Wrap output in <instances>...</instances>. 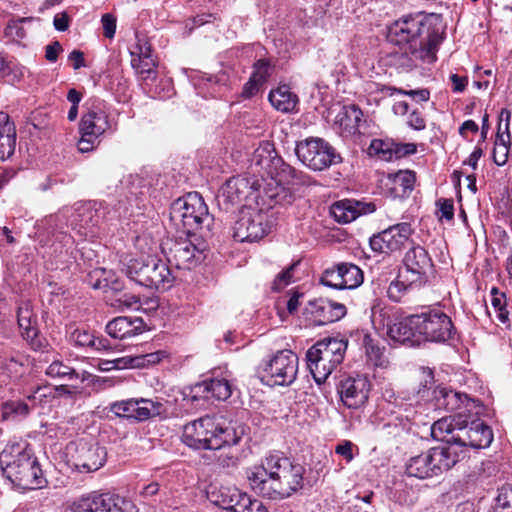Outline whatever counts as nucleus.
I'll return each instance as SVG.
<instances>
[{"mask_svg":"<svg viewBox=\"0 0 512 512\" xmlns=\"http://www.w3.org/2000/svg\"><path fill=\"white\" fill-rule=\"evenodd\" d=\"M415 180L416 176L414 172L409 170L399 171L392 178V189L398 196H407L413 190Z\"/></svg>","mask_w":512,"mask_h":512,"instance_id":"nucleus-40","label":"nucleus"},{"mask_svg":"<svg viewBox=\"0 0 512 512\" xmlns=\"http://www.w3.org/2000/svg\"><path fill=\"white\" fill-rule=\"evenodd\" d=\"M393 146L394 141L392 140L374 139L370 144V150L374 151L382 160L392 161Z\"/></svg>","mask_w":512,"mask_h":512,"instance_id":"nucleus-49","label":"nucleus"},{"mask_svg":"<svg viewBox=\"0 0 512 512\" xmlns=\"http://www.w3.org/2000/svg\"><path fill=\"white\" fill-rule=\"evenodd\" d=\"M106 208L101 203L95 201L78 202L72 207L64 208L58 215L57 221H66L70 224L79 223H94L111 221L112 218L108 217Z\"/></svg>","mask_w":512,"mask_h":512,"instance_id":"nucleus-20","label":"nucleus"},{"mask_svg":"<svg viewBox=\"0 0 512 512\" xmlns=\"http://www.w3.org/2000/svg\"><path fill=\"white\" fill-rule=\"evenodd\" d=\"M453 441L458 447L481 449L488 447L493 440L491 428L480 420L472 421L469 425L458 426L453 434ZM459 450V449H457ZM460 454L462 451H458Z\"/></svg>","mask_w":512,"mask_h":512,"instance_id":"nucleus-21","label":"nucleus"},{"mask_svg":"<svg viewBox=\"0 0 512 512\" xmlns=\"http://www.w3.org/2000/svg\"><path fill=\"white\" fill-rule=\"evenodd\" d=\"M268 99L276 110L283 113L295 111L299 102L298 96L287 85H280L278 88L271 90Z\"/></svg>","mask_w":512,"mask_h":512,"instance_id":"nucleus-35","label":"nucleus"},{"mask_svg":"<svg viewBox=\"0 0 512 512\" xmlns=\"http://www.w3.org/2000/svg\"><path fill=\"white\" fill-rule=\"evenodd\" d=\"M260 174L261 179H259V181L261 188L259 199H261L263 204H266L267 200L269 201V205L290 203L292 195L281 182L272 176H268L269 179H266L264 172Z\"/></svg>","mask_w":512,"mask_h":512,"instance_id":"nucleus-29","label":"nucleus"},{"mask_svg":"<svg viewBox=\"0 0 512 512\" xmlns=\"http://www.w3.org/2000/svg\"><path fill=\"white\" fill-rule=\"evenodd\" d=\"M434 265L428 252L421 246L409 249L403 258L401 276L409 283H418L421 286L428 282L433 274Z\"/></svg>","mask_w":512,"mask_h":512,"instance_id":"nucleus-15","label":"nucleus"},{"mask_svg":"<svg viewBox=\"0 0 512 512\" xmlns=\"http://www.w3.org/2000/svg\"><path fill=\"white\" fill-rule=\"evenodd\" d=\"M439 220L451 221L454 216V203L452 199H439L436 202Z\"/></svg>","mask_w":512,"mask_h":512,"instance_id":"nucleus-54","label":"nucleus"},{"mask_svg":"<svg viewBox=\"0 0 512 512\" xmlns=\"http://www.w3.org/2000/svg\"><path fill=\"white\" fill-rule=\"evenodd\" d=\"M443 33L441 21L434 14L418 13L395 21L387 32L388 41L402 50L393 55L394 65L410 71L421 62H434Z\"/></svg>","mask_w":512,"mask_h":512,"instance_id":"nucleus-1","label":"nucleus"},{"mask_svg":"<svg viewBox=\"0 0 512 512\" xmlns=\"http://www.w3.org/2000/svg\"><path fill=\"white\" fill-rule=\"evenodd\" d=\"M457 429L458 427L454 424V419L451 417H443L433 423L431 427V434L437 440L446 441V445H453L456 447V443L452 438Z\"/></svg>","mask_w":512,"mask_h":512,"instance_id":"nucleus-38","label":"nucleus"},{"mask_svg":"<svg viewBox=\"0 0 512 512\" xmlns=\"http://www.w3.org/2000/svg\"><path fill=\"white\" fill-rule=\"evenodd\" d=\"M81 138L78 141V150L82 153L92 151L99 143V137H89L86 132H80Z\"/></svg>","mask_w":512,"mask_h":512,"instance_id":"nucleus-58","label":"nucleus"},{"mask_svg":"<svg viewBox=\"0 0 512 512\" xmlns=\"http://www.w3.org/2000/svg\"><path fill=\"white\" fill-rule=\"evenodd\" d=\"M362 117L363 113L358 106L354 104L343 106L335 117V124L348 135H355L360 133Z\"/></svg>","mask_w":512,"mask_h":512,"instance_id":"nucleus-33","label":"nucleus"},{"mask_svg":"<svg viewBox=\"0 0 512 512\" xmlns=\"http://www.w3.org/2000/svg\"><path fill=\"white\" fill-rule=\"evenodd\" d=\"M115 369L139 368V361L136 356H124L114 359Z\"/></svg>","mask_w":512,"mask_h":512,"instance_id":"nucleus-64","label":"nucleus"},{"mask_svg":"<svg viewBox=\"0 0 512 512\" xmlns=\"http://www.w3.org/2000/svg\"><path fill=\"white\" fill-rule=\"evenodd\" d=\"M48 388L46 386L36 385L32 387L30 391H25L26 399L31 403V406L34 408L39 404H42L45 399L51 394L47 393Z\"/></svg>","mask_w":512,"mask_h":512,"instance_id":"nucleus-53","label":"nucleus"},{"mask_svg":"<svg viewBox=\"0 0 512 512\" xmlns=\"http://www.w3.org/2000/svg\"><path fill=\"white\" fill-rule=\"evenodd\" d=\"M16 127L5 112H0V159L10 158L16 148Z\"/></svg>","mask_w":512,"mask_h":512,"instance_id":"nucleus-32","label":"nucleus"},{"mask_svg":"<svg viewBox=\"0 0 512 512\" xmlns=\"http://www.w3.org/2000/svg\"><path fill=\"white\" fill-rule=\"evenodd\" d=\"M339 267L345 289H354L362 284L363 272L358 266L351 263H341Z\"/></svg>","mask_w":512,"mask_h":512,"instance_id":"nucleus-42","label":"nucleus"},{"mask_svg":"<svg viewBox=\"0 0 512 512\" xmlns=\"http://www.w3.org/2000/svg\"><path fill=\"white\" fill-rule=\"evenodd\" d=\"M17 320L22 336L33 343L38 335V328L36 316L28 302L19 306Z\"/></svg>","mask_w":512,"mask_h":512,"instance_id":"nucleus-37","label":"nucleus"},{"mask_svg":"<svg viewBox=\"0 0 512 512\" xmlns=\"http://www.w3.org/2000/svg\"><path fill=\"white\" fill-rule=\"evenodd\" d=\"M459 459L460 453L453 445L437 446L411 457L406 463L405 471L410 477L432 478L452 468Z\"/></svg>","mask_w":512,"mask_h":512,"instance_id":"nucleus-6","label":"nucleus"},{"mask_svg":"<svg viewBox=\"0 0 512 512\" xmlns=\"http://www.w3.org/2000/svg\"><path fill=\"white\" fill-rule=\"evenodd\" d=\"M45 374L51 378H59L68 381L80 380L82 383L88 381L94 385L111 383L110 380L94 376L85 370L79 371L77 368L70 366L69 364H65L61 360L52 361V363L47 367Z\"/></svg>","mask_w":512,"mask_h":512,"instance_id":"nucleus-28","label":"nucleus"},{"mask_svg":"<svg viewBox=\"0 0 512 512\" xmlns=\"http://www.w3.org/2000/svg\"><path fill=\"white\" fill-rule=\"evenodd\" d=\"M407 124L410 128L414 130H424L426 127V122L421 113L417 110H414L410 113Z\"/></svg>","mask_w":512,"mask_h":512,"instance_id":"nucleus-63","label":"nucleus"},{"mask_svg":"<svg viewBox=\"0 0 512 512\" xmlns=\"http://www.w3.org/2000/svg\"><path fill=\"white\" fill-rule=\"evenodd\" d=\"M305 468L283 453L274 452L263 458L260 464L246 469L250 488L271 500L290 497L304 486Z\"/></svg>","mask_w":512,"mask_h":512,"instance_id":"nucleus-2","label":"nucleus"},{"mask_svg":"<svg viewBox=\"0 0 512 512\" xmlns=\"http://www.w3.org/2000/svg\"><path fill=\"white\" fill-rule=\"evenodd\" d=\"M321 283L331 288L345 289L339 264L334 268L325 270L321 277Z\"/></svg>","mask_w":512,"mask_h":512,"instance_id":"nucleus-50","label":"nucleus"},{"mask_svg":"<svg viewBox=\"0 0 512 512\" xmlns=\"http://www.w3.org/2000/svg\"><path fill=\"white\" fill-rule=\"evenodd\" d=\"M271 226H235L233 238L238 242L253 243L270 233Z\"/></svg>","mask_w":512,"mask_h":512,"instance_id":"nucleus-39","label":"nucleus"},{"mask_svg":"<svg viewBox=\"0 0 512 512\" xmlns=\"http://www.w3.org/2000/svg\"><path fill=\"white\" fill-rule=\"evenodd\" d=\"M33 407L30 402L14 400L3 405L2 415L6 419L26 417Z\"/></svg>","mask_w":512,"mask_h":512,"instance_id":"nucleus-44","label":"nucleus"},{"mask_svg":"<svg viewBox=\"0 0 512 512\" xmlns=\"http://www.w3.org/2000/svg\"><path fill=\"white\" fill-rule=\"evenodd\" d=\"M371 382L366 375L349 376L339 385V394L343 404L350 409L362 407L369 398Z\"/></svg>","mask_w":512,"mask_h":512,"instance_id":"nucleus-22","label":"nucleus"},{"mask_svg":"<svg viewBox=\"0 0 512 512\" xmlns=\"http://www.w3.org/2000/svg\"><path fill=\"white\" fill-rule=\"evenodd\" d=\"M509 139V134H507L506 137L504 134L497 135V140L493 149V161L498 166H503L508 160L509 148L507 144Z\"/></svg>","mask_w":512,"mask_h":512,"instance_id":"nucleus-47","label":"nucleus"},{"mask_svg":"<svg viewBox=\"0 0 512 512\" xmlns=\"http://www.w3.org/2000/svg\"><path fill=\"white\" fill-rule=\"evenodd\" d=\"M110 306L120 310H138L141 305V301L139 296L131 294V293H120L116 295L114 298L110 299Z\"/></svg>","mask_w":512,"mask_h":512,"instance_id":"nucleus-45","label":"nucleus"},{"mask_svg":"<svg viewBox=\"0 0 512 512\" xmlns=\"http://www.w3.org/2000/svg\"><path fill=\"white\" fill-rule=\"evenodd\" d=\"M70 341L80 347H95L99 349L95 336L87 330L75 329L70 335Z\"/></svg>","mask_w":512,"mask_h":512,"instance_id":"nucleus-51","label":"nucleus"},{"mask_svg":"<svg viewBox=\"0 0 512 512\" xmlns=\"http://www.w3.org/2000/svg\"><path fill=\"white\" fill-rule=\"evenodd\" d=\"M110 128L109 115L100 101L93 102L79 124V132H86L89 137H100Z\"/></svg>","mask_w":512,"mask_h":512,"instance_id":"nucleus-26","label":"nucleus"},{"mask_svg":"<svg viewBox=\"0 0 512 512\" xmlns=\"http://www.w3.org/2000/svg\"><path fill=\"white\" fill-rule=\"evenodd\" d=\"M71 512H136L129 500L107 494L90 493L70 505Z\"/></svg>","mask_w":512,"mask_h":512,"instance_id":"nucleus-17","label":"nucleus"},{"mask_svg":"<svg viewBox=\"0 0 512 512\" xmlns=\"http://www.w3.org/2000/svg\"><path fill=\"white\" fill-rule=\"evenodd\" d=\"M274 72V65L269 59H259L253 65L249 81L244 85L242 94L246 98L254 96Z\"/></svg>","mask_w":512,"mask_h":512,"instance_id":"nucleus-31","label":"nucleus"},{"mask_svg":"<svg viewBox=\"0 0 512 512\" xmlns=\"http://www.w3.org/2000/svg\"><path fill=\"white\" fill-rule=\"evenodd\" d=\"M219 466L223 468L236 467L238 464V457L232 452L221 451L217 456Z\"/></svg>","mask_w":512,"mask_h":512,"instance_id":"nucleus-61","label":"nucleus"},{"mask_svg":"<svg viewBox=\"0 0 512 512\" xmlns=\"http://www.w3.org/2000/svg\"><path fill=\"white\" fill-rule=\"evenodd\" d=\"M419 287H421V285L418 283H409V281H405L399 271L397 279L392 281L388 286L387 296L393 302H400L410 289Z\"/></svg>","mask_w":512,"mask_h":512,"instance_id":"nucleus-41","label":"nucleus"},{"mask_svg":"<svg viewBox=\"0 0 512 512\" xmlns=\"http://www.w3.org/2000/svg\"><path fill=\"white\" fill-rule=\"evenodd\" d=\"M4 369L9 373L11 378H18L24 373L22 362L14 358H11L5 363Z\"/></svg>","mask_w":512,"mask_h":512,"instance_id":"nucleus-62","label":"nucleus"},{"mask_svg":"<svg viewBox=\"0 0 512 512\" xmlns=\"http://www.w3.org/2000/svg\"><path fill=\"white\" fill-rule=\"evenodd\" d=\"M386 89L390 92L389 95L398 93L401 95L409 96L417 102H427L430 98V91L426 88L416 90H405L402 88L387 87Z\"/></svg>","mask_w":512,"mask_h":512,"instance_id":"nucleus-52","label":"nucleus"},{"mask_svg":"<svg viewBox=\"0 0 512 512\" xmlns=\"http://www.w3.org/2000/svg\"><path fill=\"white\" fill-rule=\"evenodd\" d=\"M165 356L163 351L152 352L143 355H137V360L139 361V368L146 367L149 365L157 364L161 361V359Z\"/></svg>","mask_w":512,"mask_h":512,"instance_id":"nucleus-59","label":"nucleus"},{"mask_svg":"<svg viewBox=\"0 0 512 512\" xmlns=\"http://www.w3.org/2000/svg\"><path fill=\"white\" fill-rule=\"evenodd\" d=\"M261 183L256 177L234 176L228 179L217 194L219 206L228 210L230 206L246 202L259 203Z\"/></svg>","mask_w":512,"mask_h":512,"instance_id":"nucleus-9","label":"nucleus"},{"mask_svg":"<svg viewBox=\"0 0 512 512\" xmlns=\"http://www.w3.org/2000/svg\"><path fill=\"white\" fill-rule=\"evenodd\" d=\"M204 389L218 400H226L232 394V387L228 380L211 379L203 383Z\"/></svg>","mask_w":512,"mask_h":512,"instance_id":"nucleus-43","label":"nucleus"},{"mask_svg":"<svg viewBox=\"0 0 512 512\" xmlns=\"http://www.w3.org/2000/svg\"><path fill=\"white\" fill-rule=\"evenodd\" d=\"M298 262L293 263L290 265L286 270L278 274V276L275 278L273 282V289L275 290H281L284 287H286L292 279V271L297 266Z\"/></svg>","mask_w":512,"mask_h":512,"instance_id":"nucleus-57","label":"nucleus"},{"mask_svg":"<svg viewBox=\"0 0 512 512\" xmlns=\"http://www.w3.org/2000/svg\"><path fill=\"white\" fill-rule=\"evenodd\" d=\"M417 146L414 143H396L393 146V159H400L415 154Z\"/></svg>","mask_w":512,"mask_h":512,"instance_id":"nucleus-56","label":"nucleus"},{"mask_svg":"<svg viewBox=\"0 0 512 512\" xmlns=\"http://www.w3.org/2000/svg\"><path fill=\"white\" fill-rule=\"evenodd\" d=\"M418 314L410 315L405 318H395L392 325H388V337L399 343H411L412 345L420 342Z\"/></svg>","mask_w":512,"mask_h":512,"instance_id":"nucleus-27","label":"nucleus"},{"mask_svg":"<svg viewBox=\"0 0 512 512\" xmlns=\"http://www.w3.org/2000/svg\"><path fill=\"white\" fill-rule=\"evenodd\" d=\"M110 410L118 417L133 418L138 421L161 416L166 412L161 401L146 398L118 401L111 404Z\"/></svg>","mask_w":512,"mask_h":512,"instance_id":"nucleus-18","label":"nucleus"},{"mask_svg":"<svg viewBox=\"0 0 512 512\" xmlns=\"http://www.w3.org/2000/svg\"><path fill=\"white\" fill-rule=\"evenodd\" d=\"M361 345L365 350L366 361L373 367L384 368L388 364L385 347L368 333H362Z\"/></svg>","mask_w":512,"mask_h":512,"instance_id":"nucleus-36","label":"nucleus"},{"mask_svg":"<svg viewBox=\"0 0 512 512\" xmlns=\"http://www.w3.org/2000/svg\"><path fill=\"white\" fill-rule=\"evenodd\" d=\"M169 220L173 224H202L213 222L214 217L209 213L202 196L197 192H190L171 204Z\"/></svg>","mask_w":512,"mask_h":512,"instance_id":"nucleus-11","label":"nucleus"},{"mask_svg":"<svg viewBox=\"0 0 512 512\" xmlns=\"http://www.w3.org/2000/svg\"><path fill=\"white\" fill-rule=\"evenodd\" d=\"M241 435L231 426H222L213 417L204 416L184 426L182 441L195 450H222L238 444Z\"/></svg>","mask_w":512,"mask_h":512,"instance_id":"nucleus-4","label":"nucleus"},{"mask_svg":"<svg viewBox=\"0 0 512 512\" xmlns=\"http://www.w3.org/2000/svg\"><path fill=\"white\" fill-rule=\"evenodd\" d=\"M163 251L169 250L179 268L192 269L203 259L206 248L204 240L196 233L177 229L172 238L160 243Z\"/></svg>","mask_w":512,"mask_h":512,"instance_id":"nucleus-8","label":"nucleus"},{"mask_svg":"<svg viewBox=\"0 0 512 512\" xmlns=\"http://www.w3.org/2000/svg\"><path fill=\"white\" fill-rule=\"evenodd\" d=\"M101 22L105 37L113 38L116 31V18L112 14L106 13L102 16Z\"/></svg>","mask_w":512,"mask_h":512,"instance_id":"nucleus-60","label":"nucleus"},{"mask_svg":"<svg viewBox=\"0 0 512 512\" xmlns=\"http://www.w3.org/2000/svg\"><path fill=\"white\" fill-rule=\"evenodd\" d=\"M242 500L241 509H238L239 512H268L267 507L261 500L252 499L249 495L242 498Z\"/></svg>","mask_w":512,"mask_h":512,"instance_id":"nucleus-55","label":"nucleus"},{"mask_svg":"<svg viewBox=\"0 0 512 512\" xmlns=\"http://www.w3.org/2000/svg\"><path fill=\"white\" fill-rule=\"evenodd\" d=\"M297 372V355L291 350H281L265 365L263 379L270 385L289 386L295 381Z\"/></svg>","mask_w":512,"mask_h":512,"instance_id":"nucleus-13","label":"nucleus"},{"mask_svg":"<svg viewBox=\"0 0 512 512\" xmlns=\"http://www.w3.org/2000/svg\"><path fill=\"white\" fill-rule=\"evenodd\" d=\"M295 153L297 158L313 171H322L341 162L340 155L322 138L311 137L298 142Z\"/></svg>","mask_w":512,"mask_h":512,"instance_id":"nucleus-10","label":"nucleus"},{"mask_svg":"<svg viewBox=\"0 0 512 512\" xmlns=\"http://www.w3.org/2000/svg\"><path fill=\"white\" fill-rule=\"evenodd\" d=\"M221 496L222 503L227 509L239 512L238 509H241L242 506V498L248 497V494L241 492L237 488H227L221 492Z\"/></svg>","mask_w":512,"mask_h":512,"instance_id":"nucleus-46","label":"nucleus"},{"mask_svg":"<svg viewBox=\"0 0 512 512\" xmlns=\"http://www.w3.org/2000/svg\"><path fill=\"white\" fill-rule=\"evenodd\" d=\"M347 343L337 338L318 341L306 353L307 366L314 380L321 384L343 361Z\"/></svg>","mask_w":512,"mask_h":512,"instance_id":"nucleus-7","label":"nucleus"},{"mask_svg":"<svg viewBox=\"0 0 512 512\" xmlns=\"http://www.w3.org/2000/svg\"><path fill=\"white\" fill-rule=\"evenodd\" d=\"M492 512H512V485L503 486L499 490Z\"/></svg>","mask_w":512,"mask_h":512,"instance_id":"nucleus-48","label":"nucleus"},{"mask_svg":"<svg viewBox=\"0 0 512 512\" xmlns=\"http://www.w3.org/2000/svg\"><path fill=\"white\" fill-rule=\"evenodd\" d=\"M144 322L139 317H116L106 325L107 333L115 339H127L142 333Z\"/></svg>","mask_w":512,"mask_h":512,"instance_id":"nucleus-30","label":"nucleus"},{"mask_svg":"<svg viewBox=\"0 0 512 512\" xmlns=\"http://www.w3.org/2000/svg\"><path fill=\"white\" fill-rule=\"evenodd\" d=\"M346 313L345 305L326 298H319L306 304L303 317L309 325L322 326L342 319Z\"/></svg>","mask_w":512,"mask_h":512,"instance_id":"nucleus-19","label":"nucleus"},{"mask_svg":"<svg viewBox=\"0 0 512 512\" xmlns=\"http://www.w3.org/2000/svg\"><path fill=\"white\" fill-rule=\"evenodd\" d=\"M410 234V226H388V228L370 238V245L374 251L381 253L394 252L404 245Z\"/></svg>","mask_w":512,"mask_h":512,"instance_id":"nucleus-25","label":"nucleus"},{"mask_svg":"<svg viewBox=\"0 0 512 512\" xmlns=\"http://www.w3.org/2000/svg\"><path fill=\"white\" fill-rule=\"evenodd\" d=\"M376 206L373 202L355 199H343L333 203L329 209L330 215L340 224H349L362 215L373 213Z\"/></svg>","mask_w":512,"mask_h":512,"instance_id":"nucleus-23","label":"nucleus"},{"mask_svg":"<svg viewBox=\"0 0 512 512\" xmlns=\"http://www.w3.org/2000/svg\"><path fill=\"white\" fill-rule=\"evenodd\" d=\"M398 310L387 305L381 299H375L371 305V323L377 331L387 333L388 325H392Z\"/></svg>","mask_w":512,"mask_h":512,"instance_id":"nucleus-34","label":"nucleus"},{"mask_svg":"<svg viewBox=\"0 0 512 512\" xmlns=\"http://www.w3.org/2000/svg\"><path fill=\"white\" fill-rule=\"evenodd\" d=\"M251 169L254 173L264 172L266 176L276 178L283 185H306L309 176L287 164L276 152L273 144L264 142L255 149Z\"/></svg>","mask_w":512,"mask_h":512,"instance_id":"nucleus-5","label":"nucleus"},{"mask_svg":"<svg viewBox=\"0 0 512 512\" xmlns=\"http://www.w3.org/2000/svg\"><path fill=\"white\" fill-rule=\"evenodd\" d=\"M420 341L446 342L454 334V326L449 316L438 309L418 314Z\"/></svg>","mask_w":512,"mask_h":512,"instance_id":"nucleus-14","label":"nucleus"},{"mask_svg":"<svg viewBox=\"0 0 512 512\" xmlns=\"http://www.w3.org/2000/svg\"><path fill=\"white\" fill-rule=\"evenodd\" d=\"M147 235L137 236L135 245L143 254L126 256L122 261V271L127 277L141 286L156 290H166L172 286L174 276L166 262L148 254L156 247L158 240L146 242Z\"/></svg>","mask_w":512,"mask_h":512,"instance_id":"nucleus-3","label":"nucleus"},{"mask_svg":"<svg viewBox=\"0 0 512 512\" xmlns=\"http://www.w3.org/2000/svg\"><path fill=\"white\" fill-rule=\"evenodd\" d=\"M66 454L70 465L81 473L99 470L107 459L104 447L83 439L69 443L66 447Z\"/></svg>","mask_w":512,"mask_h":512,"instance_id":"nucleus-12","label":"nucleus"},{"mask_svg":"<svg viewBox=\"0 0 512 512\" xmlns=\"http://www.w3.org/2000/svg\"><path fill=\"white\" fill-rule=\"evenodd\" d=\"M131 66L144 81L154 80L157 76V63L147 41L138 39L130 49Z\"/></svg>","mask_w":512,"mask_h":512,"instance_id":"nucleus-24","label":"nucleus"},{"mask_svg":"<svg viewBox=\"0 0 512 512\" xmlns=\"http://www.w3.org/2000/svg\"><path fill=\"white\" fill-rule=\"evenodd\" d=\"M432 401L436 409L457 412L459 416L478 414L477 409L480 407L478 400L444 386L433 390Z\"/></svg>","mask_w":512,"mask_h":512,"instance_id":"nucleus-16","label":"nucleus"}]
</instances>
